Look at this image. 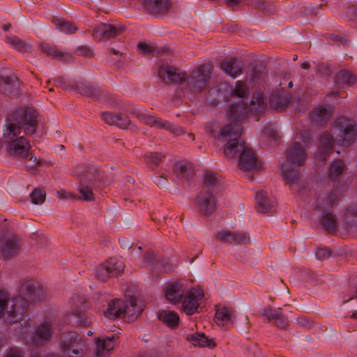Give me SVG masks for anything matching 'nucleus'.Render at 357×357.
<instances>
[{
  "instance_id": "1",
  "label": "nucleus",
  "mask_w": 357,
  "mask_h": 357,
  "mask_svg": "<svg viewBox=\"0 0 357 357\" xmlns=\"http://www.w3.org/2000/svg\"><path fill=\"white\" fill-rule=\"evenodd\" d=\"M38 113L31 108L20 107L9 114L3 129V137L9 144V155L26 158L30 155L31 145L24 137H18L22 131L33 135L38 127Z\"/></svg>"
},
{
  "instance_id": "2",
  "label": "nucleus",
  "mask_w": 357,
  "mask_h": 357,
  "mask_svg": "<svg viewBox=\"0 0 357 357\" xmlns=\"http://www.w3.org/2000/svg\"><path fill=\"white\" fill-rule=\"evenodd\" d=\"M19 294L12 298L0 291V317L7 323L16 322L27 310L31 303L42 301L46 296L45 289L33 280L20 282Z\"/></svg>"
},
{
  "instance_id": "3",
  "label": "nucleus",
  "mask_w": 357,
  "mask_h": 357,
  "mask_svg": "<svg viewBox=\"0 0 357 357\" xmlns=\"http://www.w3.org/2000/svg\"><path fill=\"white\" fill-rule=\"evenodd\" d=\"M241 128L236 124L226 125L220 133V137L227 143L224 146V154L229 158L239 156V168L243 171L260 168V163L252 149L247 147L241 138Z\"/></svg>"
},
{
  "instance_id": "4",
  "label": "nucleus",
  "mask_w": 357,
  "mask_h": 357,
  "mask_svg": "<svg viewBox=\"0 0 357 357\" xmlns=\"http://www.w3.org/2000/svg\"><path fill=\"white\" fill-rule=\"evenodd\" d=\"M220 190V180L218 174L206 171L204 174L202 190L197 197V205L199 213L211 215L217 206V195Z\"/></svg>"
},
{
  "instance_id": "5",
  "label": "nucleus",
  "mask_w": 357,
  "mask_h": 357,
  "mask_svg": "<svg viewBox=\"0 0 357 357\" xmlns=\"http://www.w3.org/2000/svg\"><path fill=\"white\" fill-rule=\"evenodd\" d=\"M307 153L303 145L291 143L287 151L286 162L282 165L284 179L289 183H296L299 178L301 167L305 165Z\"/></svg>"
},
{
  "instance_id": "6",
  "label": "nucleus",
  "mask_w": 357,
  "mask_h": 357,
  "mask_svg": "<svg viewBox=\"0 0 357 357\" xmlns=\"http://www.w3.org/2000/svg\"><path fill=\"white\" fill-rule=\"evenodd\" d=\"M143 310V305L137 303L136 297L130 296L126 301L119 298L112 300L104 311V315L110 319L125 317L128 321H132Z\"/></svg>"
},
{
  "instance_id": "7",
  "label": "nucleus",
  "mask_w": 357,
  "mask_h": 357,
  "mask_svg": "<svg viewBox=\"0 0 357 357\" xmlns=\"http://www.w3.org/2000/svg\"><path fill=\"white\" fill-rule=\"evenodd\" d=\"M266 106L263 94L257 93L254 96L249 107L243 100L231 105L227 112V117L232 121L230 124H236L241 128V126L237 123L238 121L248 115L259 116L262 114L265 111Z\"/></svg>"
},
{
  "instance_id": "8",
  "label": "nucleus",
  "mask_w": 357,
  "mask_h": 357,
  "mask_svg": "<svg viewBox=\"0 0 357 357\" xmlns=\"http://www.w3.org/2000/svg\"><path fill=\"white\" fill-rule=\"evenodd\" d=\"M356 122L353 119L340 117L335 122V126L338 131L337 143L342 146L351 145L356 137Z\"/></svg>"
},
{
  "instance_id": "9",
  "label": "nucleus",
  "mask_w": 357,
  "mask_h": 357,
  "mask_svg": "<svg viewBox=\"0 0 357 357\" xmlns=\"http://www.w3.org/2000/svg\"><path fill=\"white\" fill-rule=\"evenodd\" d=\"M211 66L208 64L196 68L188 77H186L187 86L194 92L202 91L206 87L211 79Z\"/></svg>"
},
{
  "instance_id": "10",
  "label": "nucleus",
  "mask_w": 357,
  "mask_h": 357,
  "mask_svg": "<svg viewBox=\"0 0 357 357\" xmlns=\"http://www.w3.org/2000/svg\"><path fill=\"white\" fill-rule=\"evenodd\" d=\"M99 174L97 169L94 168H89L86 173L80 180L78 187L79 193V199L91 202L94 199V194L93 190L96 188V184L99 181Z\"/></svg>"
},
{
  "instance_id": "11",
  "label": "nucleus",
  "mask_w": 357,
  "mask_h": 357,
  "mask_svg": "<svg viewBox=\"0 0 357 357\" xmlns=\"http://www.w3.org/2000/svg\"><path fill=\"white\" fill-rule=\"evenodd\" d=\"M124 271L123 263L116 258H111L100 266L95 271L96 278L101 281H106L110 277H117Z\"/></svg>"
},
{
  "instance_id": "12",
  "label": "nucleus",
  "mask_w": 357,
  "mask_h": 357,
  "mask_svg": "<svg viewBox=\"0 0 357 357\" xmlns=\"http://www.w3.org/2000/svg\"><path fill=\"white\" fill-rule=\"evenodd\" d=\"M111 106L114 108L123 109V111L127 112L128 114H132L143 123L153 126L155 116L149 114L145 110L137 108L134 105L125 103L122 100L117 101L115 100V102H111Z\"/></svg>"
},
{
  "instance_id": "13",
  "label": "nucleus",
  "mask_w": 357,
  "mask_h": 357,
  "mask_svg": "<svg viewBox=\"0 0 357 357\" xmlns=\"http://www.w3.org/2000/svg\"><path fill=\"white\" fill-rule=\"evenodd\" d=\"M215 236L218 241L229 245L246 244L250 241L248 235L242 231L221 230L218 231Z\"/></svg>"
},
{
  "instance_id": "14",
  "label": "nucleus",
  "mask_w": 357,
  "mask_h": 357,
  "mask_svg": "<svg viewBox=\"0 0 357 357\" xmlns=\"http://www.w3.org/2000/svg\"><path fill=\"white\" fill-rule=\"evenodd\" d=\"M203 291L197 288H192L186 291L182 301L183 311L188 315L194 314L198 307L199 301L203 298Z\"/></svg>"
},
{
  "instance_id": "15",
  "label": "nucleus",
  "mask_w": 357,
  "mask_h": 357,
  "mask_svg": "<svg viewBox=\"0 0 357 357\" xmlns=\"http://www.w3.org/2000/svg\"><path fill=\"white\" fill-rule=\"evenodd\" d=\"M158 77L166 83L181 84L186 79L184 72L172 66H161L158 71Z\"/></svg>"
},
{
  "instance_id": "16",
  "label": "nucleus",
  "mask_w": 357,
  "mask_h": 357,
  "mask_svg": "<svg viewBox=\"0 0 357 357\" xmlns=\"http://www.w3.org/2000/svg\"><path fill=\"white\" fill-rule=\"evenodd\" d=\"M121 110V112L118 114L108 111L102 112V120L109 126H114L121 129L128 128L132 125V122L126 114L128 112L123 109Z\"/></svg>"
},
{
  "instance_id": "17",
  "label": "nucleus",
  "mask_w": 357,
  "mask_h": 357,
  "mask_svg": "<svg viewBox=\"0 0 357 357\" xmlns=\"http://www.w3.org/2000/svg\"><path fill=\"white\" fill-rule=\"evenodd\" d=\"M260 316L267 320V322H273L275 325L281 329H284L289 324V320L283 314L280 307L272 308L270 306L265 307L260 312Z\"/></svg>"
},
{
  "instance_id": "18",
  "label": "nucleus",
  "mask_w": 357,
  "mask_h": 357,
  "mask_svg": "<svg viewBox=\"0 0 357 357\" xmlns=\"http://www.w3.org/2000/svg\"><path fill=\"white\" fill-rule=\"evenodd\" d=\"M20 244L14 234L4 235L1 237V252L3 259H9L18 252Z\"/></svg>"
},
{
  "instance_id": "19",
  "label": "nucleus",
  "mask_w": 357,
  "mask_h": 357,
  "mask_svg": "<svg viewBox=\"0 0 357 357\" xmlns=\"http://www.w3.org/2000/svg\"><path fill=\"white\" fill-rule=\"evenodd\" d=\"M80 90L82 93L89 97L96 99L100 102L107 101L108 104L111 105V102H115V100L121 101L115 96H107V93L101 91L100 89L96 85L93 84H84L80 86Z\"/></svg>"
},
{
  "instance_id": "20",
  "label": "nucleus",
  "mask_w": 357,
  "mask_h": 357,
  "mask_svg": "<svg viewBox=\"0 0 357 357\" xmlns=\"http://www.w3.org/2000/svg\"><path fill=\"white\" fill-rule=\"evenodd\" d=\"M123 31V26H116L113 24L102 23L95 28L93 37L99 40L103 38L109 39L121 34Z\"/></svg>"
},
{
  "instance_id": "21",
  "label": "nucleus",
  "mask_w": 357,
  "mask_h": 357,
  "mask_svg": "<svg viewBox=\"0 0 357 357\" xmlns=\"http://www.w3.org/2000/svg\"><path fill=\"white\" fill-rule=\"evenodd\" d=\"M173 174L177 179L178 184H181L184 188L190 185V181L193 178L195 172L188 165L177 164L173 170Z\"/></svg>"
},
{
  "instance_id": "22",
  "label": "nucleus",
  "mask_w": 357,
  "mask_h": 357,
  "mask_svg": "<svg viewBox=\"0 0 357 357\" xmlns=\"http://www.w3.org/2000/svg\"><path fill=\"white\" fill-rule=\"evenodd\" d=\"M144 8L147 13L160 15L165 13L169 8V0H144Z\"/></svg>"
},
{
  "instance_id": "23",
  "label": "nucleus",
  "mask_w": 357,
  "mask_h": 357,
  "mask_svg": "<svg viewBox=\"0 0 357 357\" xmlns=\"http://www.w3.org/2000/svg\"><path fill=\"white\" fill-rule=\"evenodd\" d=\"M77 339H79V337L75 333H70L62 337L60 345L61 351L65 355H68V357H75V355L79 354V351L75 345Z\"/></svg>"
},
{
  "instance_id": "24",
  "label": "nucleus",
  "mask_w": 357,
  "mask_h": 357,
  "mask_svg": "<svg viewBox=\"0 0 357 357\" xmlns=\"http://www.w3.org/2000/svg\"><path fill=\"white\" fill-rule=\"evenodd\" d=\"M244 67L243 61L237 58L225 59L221 63V68L231 77H236L241 75Z\"/></svg>"
},
{
  "instance_id": "25",
  "label": "nucleus",
  "mask_w": 357,
  "mask_h": 357,
  "mask_svg": "<svg viewBox=\"0 0 357 357\" xmlns=\"http://www.w3.org/2000/svg\"><path fill=\"white\" fill-rule=\"evenodd\" d=\"M20 87L18 78L15 75H0V93L7 96L17 93Z\"/></svg>"
},
{
  "instance_id": "26",
  "label": "nucleus",
  "mask_w": 357,
  "mask_h": 357,
  "mask_svg": "<svg viewBox=\"0 0 357 357\" xmlns=\"http://www.w3.org/2000/svg\"><path fill=\"white\" fill-rule=\"evenodd\" d=\"M290 102L289 94L284 89L275 90L269 96V105L272 108L286 107Z\"/></svg>"
},
{
  "instance_id": "27",
  "label": "nucleus",
  "mask_w": 357,
  "mask_h": 357,
  "mask_svg": "<svg viewBox=\"0 0 357 357\" xmlns=\"http://www.w3.org/2000/svg\"><path fill=\"white\" fill-rule=\"evenodd\" d=\"M256 208L257 211L261 213H273L275 207L272 205L270 200L267 197V192L264 190H259L256 192Z\"/></svg>"
},
{
  "instance_id": "28",
  "label": "nucleus",
  "mask_w": 357,
  "mask_h": 357,
  "mask_svg": "<svg viewBox=\"0 0 357 357\" xmlns=\"http://www.w3.org/2000/svg\"><path fill=\"white\" fill-rule=\"evenodd\" d=\"M332 114L330 106L321 105L314 109L310 114L312 121L316 125L325 123Z\"/></svg>"
},
{
  "instance_id": "29",
  "label": "nucleus",
  "mask_w": 357,
  "mask_h": 357,
  "mask_svg": "<svg viewBox=\"0 0 357 357\" xmlns=\"http://www.w3.org/2000/svg\"><path fill=\"white\" fill-rule=\"evenodd\" d=\"M52 333V327L48 323L41 324L36 330L33 342L37 345H40L45 342L50 341Z\"/></svg>"
},
{
  "instance_id": "30",
  "label": "nucleus",
  "mask_w": 357,
  "mask_h": 357,
  "mask_svg": "<svg viewBox=\"0 0 357 357\" xmlns=\"http://www.w3.org/2000/svg\"><path fill=\"white\" fill-rule=\"evenodd\" d=\"M183 293V286L178 282L167 285L165 289L166 298L173 303H179Z\"/></svg>"
},
{
  "instance_id": "31",
  "label": "nucleus",
  "mask_w": 357,
  "mask_h": 357,
  "mask_svg": "<svg viewBox=\"0 0 357 357\" xmlns=\"http://www.w3.org/2000/svg\"><path fill=\"white\" fill-rule=\"evenodd\" d=\"M115 335L106 337L102 340L97 339L96 357H104V356L112 350L114 347Z\"/></svg>"
},
{
  "instance_id": "32",
  "label": "nucleus",
  "mask_w": 357,
  "mask_h": 357,
  "mask_svg": "<svg viewBox=\"0 0 357 357\" xmlns=\"http://www.w3.org/2000/svg\"><path fill=\"white\" fill-rule=\"evenodd\" d=\"M337 199L338 197L337 195L334 192L320 196L317 199L316 208L318 209L319 211L327 212L328 211L331 210V208L333 206V204L337 201Z\"/></svg>"
},
{
  "instance_id": "33",
  "label": "nucleus",
  "mask_w": 357,
  "mask_h": 357,
  "mask_svg": "<svg viewBox=\"0 0 357 357\" xmlns=\"http://www.w3.org/2000/svg\"><path fill=\"white\" fill-rule=\"evenodd\" d=\"M187 340L194 346H198L200 347H208L209 348H213L215 347L214 341L206 337L204 333L190 334L188 335Z\"/></svg>"
},
{
  "instance_id": "34",
  "label": "nucleus",
  "mask_w": 357,
  "mask_h": 357,
  "mask_svg": "<svg viewBox=\"0 0 357 357\" xmlns=\"http://www.w3.org/2000/svg\"><path fill=\"white\" fill-rule=\"evenodd\" d=\"M42 51L52 57L61 58L63 61L70 63L74 60V58L67 52H63L59 50L52 47L50 44L43 43L40 45Z\"/></svg>"
},
{
  "instance_id": "35",
  "label": "nucleus",
  "mask_w": 357,
  "mask_h": 357,
  "mask_svg": "<svg viewBox=\"0 0 357 357\" xmlns=\"http://www.w3.org/2000/svg\"><path fill=\"white\" fill-rule=\"evenodd\" d=\"M6 42L20 52H30L32 50L31 44L24 41L16 36H7Z\"/></svg>"
},
{
  "instance_id": "36",
  "label": "nucleus",
  "mask_w": 357,
  "mask_h": 357,
  "mask_svg": "<svg viewBox=\"0 0 357 357\" xmlns=\"http://www.w3.org/2000/svg\"><path fill=\"white\" fill-rule=\"evenodd\" d=\"M216 320L219 324L233 323L234 314L231 308L222 306H218L216 309L215 316Z\"/></svg>"
},
{
  "instance_id": "37",
  "label": "nucleus",
  "mask_w": 357,
  "mask_h": 357,
  "mask_svg": "<svg viewBox=\"0 0 357 357\" xmlns=\"http://www.w3.org/2000/svg\"><path fill=\"white\" fill-rule=\"evenodd\" d=\"M159 319L167 326L176 328L178 326L180 319L178 314L174 311L162 310L159 313Z\"/></svg>"
},
{
  "instance_id": "38",
  "label": "nucleus",
  "mask_w": 357,
  "mask_h": 357,
  "mask_svg": "<svg viewBox=\"0 0 357 357\" xmlns=\"http://www.w3.org/2000/svg\"><path fill=\"white\" fill-rule=\"evenodd\" d=\"M335 80L337 84L351 86L356 83L357 77L354 73L349 70H341L336 74Z\"/></svg>"
},
{
  "instance_id": "39",
  "label": "nucleus",
  "mask_w": 357,
  "mask_h": 357,
  "mask_svg": "<svg viewBox=\"0 0 357 357\" xmlns=\"http://www.w3.org/2000/svg\"><path fill=\"white\" fill-rule=\"evenodd\" d=\"M153 121L154 123H153V126L159 129H165L169 130L176 135H180L183 133V130L181 128L175 126L168 121L155 116Z\"/></svg>"
},
{
  "instance_id": "40",
  "label": "nucleus",
  "mask_w": 357,
  "mask_h": 357,
  "mask_svg": "<svg viewBox=\"0 0 357 357\" xmlns=\"http://www.w3.org/2000/svg\"><path fill=\"white\" fill-rule=\"evenodd\" d=\"M321 222L324 228L329 233L335 232L337 229L336 218L331 213L324 212Z\"/></svg>"
},
{
  "instance_id": "41",
  "label": "nucleus",
  "mask_w": 357,
  "mask_h": 357,
  "mask_svg": "<svg viewBox=\"0 0 357 357\" xmlns=\"http://www.w3.org/2000/svg\"><path fill=\"white\" fill-rule=\"evenodd\" d=\"M52 22L58 27V29L66 33H75L78 28L72 22L66 21L63 18H54Z\"/></svg>"
},
{
  "instance_id": "42",
  "label": "nucleus",
  "mask_w": 357,
  "mask_h": 357,
  "mask_svg": "<svg viewBox=\"0 0 357 357\" xmlns=\"http://www.w3.org/2000/svg\"><path fill=\"white\" fill-rule=\"evenodd\" d=\"M345 165L341 160H335L331 165L328 171L329 178L332 181H335L344 170Z\"/></svg>"
},
{
  "instance_id": "43",
  "label": "nucleus",
  "mask_w": 357,
  "mask_h": 357,
  "mask_svg": "<svg viewBox=\"0 0 357 357\" xmlns=\"http://www.w3.org/2000/svg\"><path fill=\"white\" fill-rule=\"evenodd\" d=\"M266 77V69L263 65H259L254 67L250 75L251 82L258 84L263 82L265 80Z\"/></svg>"
},
{
  "instance_id": "44",
  "label": "nucleus",
  "mask_w": 357,
  "mask_h": 357,
  "mask_svg": "<svg viewBox=\"0 0 357 357\" xmlns=\"http://www.w3.org/2000/svg\"><path fill=\"white\" fill-rule=\"evenodd\" d=\"M333 142L334 139L331 134L328 132L324 133L319 139V151L323 154H327V152L332 148Z\"/></svg>"
},
{
  "instance_id": "45",
  "label": "nucleus",
  "mask_w": 357,
  "mask_h": 357,
  "mask_svg": "<svg viewBox=\"0 0 357 357\" xmlns=\"http://www.w3.org/2000/svg\"><path fill=\"white\" fill-rule=\"evenodd\" d=\"M31 202L34 204H41L45 200V193L40 189H35L30 195Z\"/></svg>"
},
{
  "instance_id": "46",
  "label": "nucleus",
  "mask_w": 357,
  "mask_h": 357,
  "mask_svg": "<svg viewBox=\"0 0 357 357\" xmlns=\"http://www.w3.org/2000/svg\"><path fill=\"white\" fill-rule=\"evenodd\" d=\"M248 91V88L244 82L242 81H237L236 83L235 89L233 91V94L235 96L243 98L244 97Z\"/></svg>"
},
{
  "instance_id": "47",
  "label": "nucleus",
  "mask_w": 357,
  "mask_h": 357,
  "mask_svg": "<svg viewBox=\"0 0 357 357\" xmlns=\"http://www.w3.org/2000/svg\"><path fill=\"white\" fill-rule=\"evenodd\" d=\"M146 162L147 164L153 165L155 167L159 165L162 160V155L158 153H149L146 155Z\"/></svg>"
},
{
  "instance_id": "48",
  "label": "nucleus",
  "mask_w": 357,
  "mask_h": 357,
  "mask_svg": "<svg viewBox=\"0 0 357 357\" xmlns=\"http://www.w3.org/2000/svg\"><path fill=\"white\" fill-rule=\"evenodd\" d=\"M321 7V4L319 6L308 4L302 7V13L306 16H316Z\"/></svg>"
},
{
  "instance_id": "49",
  "label": "nucleus",
  "mask_w": 357,
  "mask_h": 357,
  "mask_svg": "<svg viewBox=\"0 0 357 357\" xmlns=\"http://www.w3.org/2000/svg\"><path fill=\"white\" fill-rule=\"evenodd\" d=\"M75 54L79 56L92 57L93 56V51L88 45H80L76 48Z\"/></svg>"
},
{
  "instance_id": "50",
  "label": "nucleus",
  "mask_w": 357,
  "mask_h": 357,
  "mask_svg": "<svg viewBox=\"0 0 357 357\" xmlns=\"http://www.w3.org/2000/svg\"><path fill=\"white\" fill-rule=\"evenodd\" d=\"M264 135H265L267 138L273 140L278 141L280 139V136L276 130H275L271 126L266 127L263 131Z\"/></svg>"
},
{
  "instance_id": "51",
  "label": "nucleus",
  "mask_w": 357,
  "mask_h": 357,
  "mask_svg": "<svg viewBox=\"0 0 357 357\" xmlns=\"http://www.w3.org/2000/svg\"><path fill=\"white\" fill-rule=\"evenodd\" d=\"M156 266L157 267H155V269H158L164 272H170L174 269L172 266L169 265V262L166 259L158 261Z\"/></svg>"
},
{
  "instance_id": "52",
  "label": "nucleus",
  "mask_w": 357,
  "mask_h": 357,
  "mask_svg": "<svg viewBox=\"0 0 357 357\" xmlns=\"http://www.w3.org/2000/svg\"><path fill=\"white\" fill-rule=\"evenodd\" d=\"M296 323L300 326L306 328H311L314 326V321L305 317H301L296 319Z\"/></svg>"
},
{
  "instance_id": "53",
  "label": "nucleus",
  "mask_w": 357,
  "mask_h": 357,
  "mask_svg": "<svg viewBox=\"0 0 357 357\" xmlns=\"http://www.w3.org/2000/svg\"><path fill=\"white\" fill-rule=\"evenodd\" d=\"M42 160L37 159L34 155H31L28 163L26 164V167L29 170H33L40 165Z\"/></svg>"
},
{
  "instance_id": "54",
  "label": "nucleus",
  "mask_w": 357,
  "mask_h": 357,
  "mask_svg": "<svg viewBox=\"0 0 357 357\" xmlns=\"http://www.w3.org/2000/svg\"><path fill=\"white\" fill-rule=\"evenodd\" d=\"M215 128H216L215 124L214 123H212V122L208 123L206 125V128L207 132H209V133L211 134V135H212V136H213V137H217L218 136V137H220V139L222 141H223V140L222 139V138L220 137V133H221V131H222V130H220V132H219V133H218V132H216V130H215ZM222 129H223V128H222L221 130H222Z\"/></svg>"
},
{
  "instance_id": "55",
  "label": "nucleus",
  "mask_w": 357,
  "mask_h": 357,
  "mask_svg": "<svg viewBox=\"0 0 357 357\" xmlns=\"http://www.w3.org/2000/svg\"><path fill=\"white\" fill-rule=\"evenodd\" d=\"M5 357H24L23 352L18 348H10L6 353Z\"/></svg>"
},
{
  "instance_id": "56",
  "label": "nucleus",
  "mask_w": 357,
  "mask_h": 357,
  "mask_svg": "<svg viewBox=\"0 0 357 357\" xmlns=\"http://www.w3.org/2000/svg\"><path fill=\"white\" fill-rule=\"evenodd\" d=\"M144 264L147 266H152L155 255L153 252H146L144 256Z\"/></svg>"
},
{
  "instance_id": "57",
  "label": "nucleus",
  "mask_w": 357,
  "mask_h": 357,
  "mask_svg": "<svg viewBox=\"0 0 357 357\" xmlns=\"http://www.w3.org/2000/svg\"><path fill=\"white\" fill-rule=\"evenodd\" d=\"M249 319L247 316H245L243 319L239 323H238V328L240 331L248 333L249 329Z\"/></svg>"
},
{
  "instance_id": "58",
  "label": "nucleus",
  "mask_w": 357,
  "mask_h": 357,
  "mask_svg": "<svg viewBox=\"0 0 357 357\" xmlns=\"http://www.w3.org/2000/svg\"><path fill=\"white\" fill-rule=\"evenodd\" d=\"M154 182L160 188H166L168 184L167 178L163 176H155Z\"/></svg>"
},
{
  "instance_id": "59",
  "label": "nucleus",
  "mask_w": 357,
  "mask_h": 357,
  "mask_svg": "<svg viewBox=\"0 0 357 357\" xmlns=\"http://www.w3.org/2000/svg\"><path fill=\"white\" fill-rule=\"evenodd\" d=\"M331 255V252L326 249H319L316 252V257L319 259H324L325 258L329 257Z\"/></svg>"
},
{
  "instance_id": "60",
  "label": "nucleus",
  "mask_w": 357,
  "mask_h": 357,
  "mask_svg": "<svg viewBox=\"0 0 357 357\" xmlns=\"http://www.w3.org/2000/svg\"><path fill=\"white\" fill-rule=\"evenodd\" d=\"M137 47L139 50L143 54L149 53L151 51V47L144 43H139L137 45Z\"/></svg>"
},
{
  "instance_id": "61",
  "label": "nucleus",
  "mask_w": 357,
  "mask_h": 357,
  "mask_svg": "<svg viewBox=\"0 0 357 357\" xmlns=\"http://www.w3.org/2000/svg\"><path fill=\"white\" fill-rule=\"evenodd\" d=\"M57 195L60 199H66V198H76V196L73 195L71 193L68 192L65 190L57 191Z\"/></svg>"
},
{
  "instance_id": "62",
  "label": "nucleus",
  "mask_w": 357,
  "mask_h": 357,
  "mask_svg": "<svg viewBox=\"0 0 357 357\" xmlns=\"http://www.w3.org/2000/svg\"><path fill=\"white\" fill-rule=\"evenodd\" d=\"M264 10H266L268 13H273L275 10L274 5L266 2Z\"/></svg>"
},
{
  "instance_id": "63",
  "label": "nucleus",
  "mask_w": 357,
  "mask_h": 357,
  "mask_svg": "<svg viewBox=\"0 0 357 357\" xmlns=\"http://www.w3.org/2000/svg\"><path fill=\"white\" fill-rule=\"evenodd\" d=\"M266 3V1H265L264 0H257L255 1V6L257 8L264 10Z\"/></svg>"
},
{
  "instance_id": "64",
  "label": "nucleus",
  "mask_w": 357,
  "mask_h": 357,
  "mask_svg": "<svg viewBox=\"0 0 357 357\" xmlns=\"http://www.w3.org/2000/svg\"><path fill=\"white\" fill-rule=\"evenodd\" d=\"M119 243L121 244V248H130V243L129 241L125 238L119 239Z\"/></svg>"
}]
</instances>
